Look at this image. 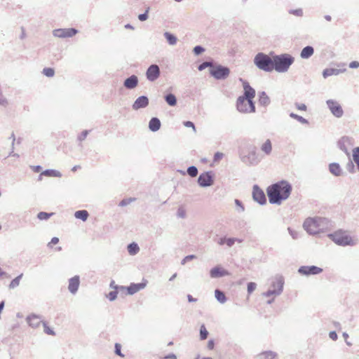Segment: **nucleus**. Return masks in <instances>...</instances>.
<instances>
[{"instance_id": "nucleus-1", "label": "nucleus", "mask_w": 359, "mask_h": 359, "mask_svg": "<svg viewBox=\"0 0 359 359\" xmlns=\"http://www.w3.org/2000/svg\"><path fill=\"white\" fill-rule=\"evenodd\" d=\"M292 190V185L285 180H281L270 185L266 189L269 203L280 205L290 196Z\"/></svg>"}, {"instance_id": "nucleus-2", "label": "nucleus", "mask_w": 359, "mask_h": 359, "mask_svg": "<svg viewBox=\"0 0 359 359\" xmlns=\"http://www.w3.org/2000/svg\"><path fill=\"white\" fill-rule=\"evenodd\" d=\"M273 70L279 73L287 72L290 67L293 64L294 57L290 54L283 53L273 55Z\"/></svg>"}, {"instance_id": "nucleus-3", "label": "nucleus", "mask_w": 359, "mask_h": 359, "mask_svg": "<svg viewBox=\"0 0 359 359\" xmlns=\"http://www.w3.org/2000/svg\"><path fill=\"white\" fill-rule=\"evenodd\" d=\"M273 56L271 57L263 53H257L254 58V63L261 70L271 72L273 70Z\"/></svg>"}, {"instance_id": "nucleus-4", "label": "nucleus", "mask_w": 359, "mask_h": 359, "mask_svg": "<svg viewBox=\"0 0 359 359\" xmlns=\"http://www.w3.org/2000/svg\"><path fill=\"white\" fill-rule=\"evenodd\" d=\"M328 236L334 243L338 245L346 246L354 245V242L353 241L351 237L341 230L337 231L333 233H330Z\"/></svg>"}, {"instance_id": "nucleus-5", "label": "nucleus", "mask_w": 359, "mask_h": 359, "mask_svg": "<svg viewBox=\"0 0 359 359\" xmlns=\"http://www.w3.org/2000/svg\"><path fill=\"white\" fill-rule=\"evenodd\" d=\"M326 222L327 218L325 217H316V218H308L306 219L303 224L304 229L309 234H317L320 232L318 222Z\"/></svg>"}, {"instance_id": "nucleus-6", "label": "nucleus", "mask_w": 359, "mask_h": 359, "mask_svg": "<svg viewBox=\"0 0 359 359\" xmlns=\"http://www.w3.org/2000/svg\"><path fill=\"white\" fill-rule=\"evenodd\" d=\"M237 109L240 112L250 113L255 111V105L253 100L244 97H239L236 102Z\"/></svg>"}, {"instance_id": "nucleus-7", "label": "nucleus", "mask_w": 359, "mask_h": 359, "mask_svg": "<svg viewBox=\"0 0 359 359\" xmlns=\"http://www.w3.org/2000/svg\"><path fill=\"white\" fill-rule=\"evenodd\" d=\"M248 154L241 157V161L247 165H257L259 163L260 159L257 153V147L250 144L248 147Z\"/></svg>"}, {"instance_id": "nucleus-8", "label": "nucleus", "mask_w": 359, "mask_h": 359, "mask_svg": "<svg viewBox=\"0 0 359 359\" xmlns=\"http://www.w3.org/2000/svg\"><path fill=\"white\" fill-rule=\"evenodd\" d=\"M210 74L217 80H224L229 76L230 70L225 66L220 65H213L210 69Z\"/></svg>"}, {"instance_id": "nucleus-9", "label": "nucleus", "mask_w": 359, "mask_h": 359, "mask_svg": "<svg viewBox=\"0 0 359 359\" xmlns=\"http://www.w3.org/2000/svg\"><path fill=\"white\" fill-rule=\"evenodd\" d=\"M214 183V174L212 171L201 173L198 178V184L201 187H210Z\"/></svg>"}, {"instance_id": "nucleus-10", "label": "nucleus", "mask_w": 359, "mask_h": 359, "mask_svg": "<svg viewBox=\"0 0 359 359\" xmlns=\"http://www.w3.org/2000/svg\"><path fill=\"white\" fill-rule=\"evenodd\" d=\"M326 104L333 116L337 118H341L343 116L344 110L339 102L334 100H327Z\"/></svg>"}, {"instance_id": "nucleus-11", "label": "nucleus", "mask_w": 359, "mask_h": 359, "mask_svg": "<svg viewBox=\"0 0 359 359\" xmlns=\"http://www.w3.org/2000/svg\"><path fill=\"white\" fill-rule=\"evenodd\" d=\"M78 33V30L75 28L55 29L53 31V35L58 38L72 37Z\"/></svg>"}, {"instance_id": "nucleus-12", "label": "nucleus", "mask_w": 359, "mask_h": 359, "mask_svg": "<svg viewBox=\"0 0 359 359\" xmlns=\"http://www.w3.org/2000/svg\"><path fill=\"white\" fill-rule=\"evenodd\" d=\"M161 74V71L158 65L156 64L151 65L146 72V77L149 81H155L158 79Z\"/></svg>"}, {"instance_id": "nucleus-13", "label": "nucleus", "mask_w": 359, "mask_h": 359, "mask_svg": "<svg viewBox=\"0 0 359 359\" xmlns=\"http://www.w3.org/2000/svg\"><path fill=\"white\" fill-rule=\"evenodd\" d=\"M253 200L260 205H264L266 203V198L264 192L257 184L253 186L252 189Z\"/></svg>"}, {"instance_id": "nucleus-14", "label": "nucleus", "mask_w": 359, "mask_h": 359, "mask_svg": "<svg viewBox=\"0 0 359 359\" xmlns=\"http://www.w3.org/2000/svg\"><path fill=\"white\" fill-rule=\"evenodd\" d=\"M323 271V269L316 266H302L298 272L304 276L317 275Z\"/></svg>"}, {"instance_id": "nucleus-15", "label": "nucleus", "mask_w": 359, "mask_h": 359, "mask_svg": "<svg viewBox=\"0 0 359 359\" xmlns=\"http://www.w3.org/2000/svg\"><path fill=\"white\" fill-rule=\"evenodd\" d=\"M284 279L282 276L277 278V289H269L263 293L264 297H270L271 295L278 296L283 290Z\"/></svg>"}, {"instance_id": "nucleus-16", "label": "nucleus", "mask_w": 359, "mask_h": 359, "mask_svg": "<svg viewBox=\"0 0 359 359\" xmlns=\"http://www.w3.org/2000/svg\"><path fill=\"white\" fill-rule=\"evenodd\" d=\"M147 281H144L139 283H131L129 286L125 287V286H121L120 290H127L128 294L130 295H133L135 294L136 292H139L140 290L144 289L147 285Z\"/></svg>"}, {"instance_id": "nucleus-17", "label": "nucleus", "mask_w": 359, "mask_h": 359, "mask_svg": "<svg viewBox=\"0 0 359 359\" xmlns=\"http://www.w3.org/2000/svg\"><path fill=\"white\" fill-rule=\"evenodd\" d=\"M149 104V98L146 95L138 97L132 105L133 110H138L146 108Z\"/></svg>"}, {"instance_id": "nucleus-18", "label": "nucleus", "mask_w": 359, "mask_h": 359, "mask_svg": "<svg viewBox=\"0 0 359 359\" xmlns=\"http://www.w3.org/2000/svg\"><path fill=\"white\" fill-rule=\"evenodd\" d=\"M240 81L242 82L244 89V95L243 97L253 100L255 96V89L250 86V83L247 81L243 79H240Z\"/></svg>"}, {"instance_id": "nucleus-19", "label": "nucleus", "mask_w": 359, "mask_h": 359, "mask_svg": "<svg viewBox=\"0 0 359 359\" xmlns=\"http://www.w3.org/2000/svg\"><path fill=\"white\" fill-rule=\"evenodd\" d=\"M139 79L136 75H131L125 79L123 82V86L128 90H132L135 88L138 85Z\"/></svg>"}, {"instance_id": "nucleus-20", "label": "nucleus", "mask_w": 359, "mask_h": 359, "mask_svg": "<svg viewBox=\"0 0 359 359\" xmlns=\"http://www.w3.org/2000/svg\"><path fill=\"white\" fill-rule=\"evenodd\" d=\"M80 284V278L75 276L69 280L68 290L72 294H75L79 289Z\"/></svg>"}, {"instance_id": "nucleus-21", "label": "nucleus", "mask_w": 359, "mask_h": 359, "mask_svg": "<svg viewBox=\"0 0 359 359\" xmlns=\"http://www.w3.org/2000/svg\"><path fill=\"white\" fill-rule=\"evenodd\" d=\"M228 274V271L220 266L213 267L210 271V276L212 278H221Z\"/></svg>"}, {"instance_id": "nucleus-22", "label": "nucleus", "mask_w": 359, "mask_h": 359, "mask_svg": "<svg viewBox=\"0 0 359 359\" xmlns=\"http://www.w3.org/2000/svg\"><path fill=\"white\" fill-rule=\"evenodd\" d=\"M41 319V316L36 314H32L28 316L26 320L29 326L33 328H36L38 327L40 323L42 322Z\"/></svg>"}, {"instance_id": "nucleus-23", "label": "nucleus", "mask_w": 359, "mask_h": 359, "mask_svg": "<svg viewBox=\"0 0 359 359\" xmlns=\"http://www.w3.org/2000/svg\"><path fill=\"white\" fill-rule=\"evenodd\" d=\"M329 170L330 172L334 176L339 177L342 175L343 172L342 170L337 163H331L329 165Z\"/></svg>"}, {"instance_id": "nucleus-24", "label": "nucleus", "mask_w": 359, "mask_h": 359, "mask_svg": "<svg viewBox=\"0 0 359 359\" xmlns=\"http://www.w3.org/2000/svg\"><path fill=\"white\" fill-rule=\"evenodd\" d=\"M346 69H335V68H326L323 72V76L324 78H327L328 76H332V75H339V74L345 72Z\"/></svg>"}, {"instance_id": "nucleus-25", "label": "nucleus", "mask_w": 359, "mask_h": 359, "mask_svg": "<svg viewBox=\"0 0 359 359\" xmlns=\"http://www.w3.org/2000/svg\"><path fill=\"white\" fill-rule=\"evenodd\" d=\"M161 125L158 118L152 117L149 122V128L152 132H156L160 129Z\"/></svg>"}, {"instance_id": "nucleus-26", "label": "nucleus", "mask_w": 359, "mask_h": 359, "mask_svg": "<svg viewBox=\"0 0 359 359\" xmlns=\"http://www.w3.org/2000/svg\"><path fill=\"white\" fill-rule=\"evenodd\" d=\"M314 53V48L311 46H307L304 47L301 53H300V57L302 59H309L311 57Z\"/></svg>"}, {"instance_id": "nucleus-27", "label": "nucleus", "mask_w": 359, "mask_h": 359, "mask_svg": "<svg viewBox=\"0 0 359 359\" xmlns=\"http://www.w3.org/2000/svg\"><path fill=\"white\" fill-rule=\"evenodd\" d=\"M44 175L46 177H60L62 176L60 172L53 169H47L43 171L39 176V180H41V177Z\"/></svg>"}, {"instance_id": "nucleus-28", "label": "nucleus", "mask_w": 359, "mask_h": 359, "mask_svg": "<svg viewBox=\"0 0 359 359\" xmlns=\"http://www.w3.org/2000/svg\"><path fill=\"white\" fill-rule=\"evenodd\" d=\"M270 98L264 91L259 93V103L262 106H268L270 104Z\"/></svg>"}, {"instance_id": "nucleus-29", "label": "nucleus", "mask_w": 359, "mask_h": 359, "mask_svg": "<svg viewBox=\"0 0 359 359\" xmlns=\"http://www.w3.org/2000/svg\"><path fill=\"white\" fill-rule=\"evenodd\" d=\"M261 150L266 154L270 155L272 151V144L270 140H266L261 146Z\"/></svg>"}, {"instance_id": "nucleus-30", "label": "nucleus", "mask_w": 359, "mask_h": 359, "mask_svg": "<svg viewBox=\"0 0 359 359\" xmlns=\"http://www.w3.org/2000/svg\"><path fill=\"white\" fill-rule=\"evenodd\" d=\"M215 297L220 304H224L227 300L224 292L219 289L215 290Z\"/></svg>"}, {"instance_id": "nucleus-31", "label": "nucleus", "mask_w": 359, "mask_h": 359, "mask_svg": "<svg viewBox=\"0 0 359 359\" xmlns=\"http://www.w3.org/2000/svg\"><path fill=\"white\" fill-rule=\"evenodd\" d=\"M88 216L89 213L86 210H77L74 213V217L76 219L82 220L83 222H86L88 219Z\"/></svg>"}, {"instance_id": "nucleus-32", "label": "nucleus", "mask_w": 359, "mask_h": 359, "mask_svg": "<svg viewBox=\"0 0 359 359\" xmlns=\"http://www.w3.org/2000/svg\"><path fill=\"white\" fill-rule=\"evenodd\" d=\"M164 99L166 103L171 107H174L177 104L176 96L172 93L166 94L164 96Z\"/></svg>"}, {"instance_id": "nucleus-33", "label": "nucleus", "mask_w": 359, "mask_h": 359, "mask_svg": "<svg viewBox=\"0 0 359 359\" xmlns=\"http://www.w3.org/2000/svg\"><path fill=\"white\" fill-rule=\"evenodd\" d=\"M163 36L166 39L168 43L170 45L173 46L176 44L177 39L173 34L168 32H165L163 34Z\"/></svg>"}, {"instance_id": "nucleus-34", "label": "nucleus", "mask_w": 359, "mask_h": 359, "mask_svg": "<svg viewBox=\"0 0 359 359\" xmlns=\"http://www.w3.org/2000/svg\"><path fill=\"white\" fill-rule=\"evenodd\" d=\"M127 248H128V253L131 255H135L137 254V252L140 250V248L136 243H130L128 245Z\"/></svg>"}, {"instance_id": "nucleus-35", "label": "nucleus", "mask_w": 359, "mask_h": 359, "mask_svg": "<svg viewBox=\"0 0 359 359\" xmlns=\"http://www.w3.org/2000/svg\"><path fill=\"white\" fill-rule=\"evenodd\" d=\"M22 276H23V274L21 273L19 276H18L16 278H15L13 280H12V281L11 282V283L9 285V287L11 289H13V288L18 287L20 284V281Z\"/></svg>"}, {"instance_id": "nucleus-36", "label": "nucleus", "mask_w": 359, "mask_h": 359, "mask_svg": "<svg viewBox=\"0 0 359 359\" xmlns=\"http://www.w3.org/2000/svg\"><path fill=\"white\" fill-rule=\"evenodd\" d=\"M187 172V174L191 177H196L198 172V168L194 165H191L188 167Z\"/></svg>"}, {"instance_id": "nucleus-37", "label": "nucleus", "mask_w": 359, "mask_h": 359, "mask_svg": "<svg viewBox=\"0 0 359 359\" xmlns=\"http://www.w3.org/2000/svg\"><path fill=\"white\" fill-rule=\"evenodd\" d=\"M54 213L50 212L48 213L46 212H40L37 215V218L40 220H47Z\"/></svg>"}, {"instance_id": "nucleus-38", "label": "nucleus", "mask_w": 359, "mask_h": 359, "mask_svg": "<svg viewBox=\"0 0 359 359\" xmlns=\"http://www.w3.org/2000/svg\"><path fill=\"white\" fill-rule=\"evenodd\" d=\"M290 116L294 119H296L299 122H300L301 123H303V124H306L308 123V121L304 118V117L301 116H299L293 112H291L290 114Z\"/></svg>"}, {"instance_id": "nucleus-39", "label": "nucleus", "mask_w": 359, "mask_h": 359, "mask_svg": "<svg viewBox=\"0 0 359 359\" xmlns=\"http://www.w3.org/2000/svg\"><path fill=\"white\" fill-rule=\"evenodd\" d=\"M208 332L205 328L204 325H202L200 328V339L201 340H205L208 338Z\"/></svg>"}, {"instance_id": "nucleus-40", "label": "nucleus", "mask_w": 359, "mask_h": 359, "mask_svg": "<svg viewBox=\"0 0 359 359\" xmlns=\"http://www.w3.org/2000/svg\"><path fill=\"white\" fill-rule=\"evenodd\" d=\"M43 74L48 77H52L55 74V70L50 67H46L43 69Z\"/></svg>"}, {"instance_id": "nucleus-41", "label": "nucleus", "mask_w": 359, "mask_h": 359, "mask_svg": "<svg viewBox=\"0 0 359 359\" xmlns=\"http://www.w3.org/2000/svg\"><path fill=\"white\" fill-rule=\"evenodd\" d=\"M212 67H213V65L211 62H202L201 64H200L198 66V69L199 71H203L204 70L205 68L207 67H210L212 68Z\"/></svg>"}, {"instance_id": "nucleus-42", "label": "nucleus", "mask_w": 359, "mask_h": 359, "mask_svg": "<svg viewBox=\"0 0 359 359\" xmlns=\"http://www.w3.org/2000/svg\"><path fill=\"white\" fill-rule=\"evenodd\" d=\"M318 223H319L318 224H319V227H320V232L327 229L329 228V226H330V221L328 219H327V222H318Z\"/></svg>"}, {"instance_id": "nucleus-43", "label": "nucleus", "mask_w": 359, "mask_h": 359, "mask_svg": "<svg viewBox=\"0 0 359 359\" xmlns=\"http://www.w3.org/2000/svg\"><path fill=\"white\" fill-rule=\"evenodd\" d=\"M262 355L265 359H274L276 356V353L273 351H265L262 353Z\"/></svg>"}, {"instance_id": "nucleus-44", "label": "nucleus", "mask_w": 359, "mask_h": 359, "mask_svg": "<svg viewBox=\"0 0 359 359\" xmlns=\"http://www.w3.org/2000/svg\"><path fill=\"white\" fill-rule=\"evenodd\" d=\"M135 200V198H124L119 203L118 205L121 207L126 206Z\"/></svg>"}, {"instance_id": "nucleus-45", "label": "nucleus", "mask_w": 359, "mask_h": 359, "mask_svg": "<svg viewBox=\"0 0 359 359\" xmlns=\"http://www.w3.org/2000/svg\"><path fill=\"white\" fill-rule=\"evenodd\" d=\"M234 202H235L236 205L238 207V208H237L238 212H243L245 211V208H244L243 203L238 199H235Z\"/></svg>"}, {"instance_id": "nucleus-46", "label": "nucleus", "mask_w": 359, "mask_h": 359, "mask_svg": "<svg viewBox=\"0 0 359 359\" xmlns=\"http://www.w3.org/2000/svg\"><path fill=\"white\" fill-rule=\"evenodd\" d=\"M118 294L117 290H114V291H111L107 295V297L109 299V301L112 302L114 301Z\"/></svg>"}, {"instance_id": "nucleus-47", "label": "nucleus", "mask_w": 359, "mask_h": 359, "mask_svg": "<svg viewBox=\"0 0 359 359\" xmlns=\"http://www.w3.org/2000/svg\"><path fill=\"white\" fill-rule=\"evenodd\" d=\"M205 51V48L201 46H196L193 49V53L196 55H199Z\"/></svg>"}, {"instance_id": "nucleus-48", "label": "nucleus", "mask_w": 359, "mask_h": 359, "mask_svg": "<svg viewBox=\"0 0 359 359\" xmlns=\"http://www.w3.org/2000/svg\"><path fill=\"white\" fill-rule=\"evenodd\" d=\"M289 13L301 17L303 15V10L302 8L291 9L289 11Z\"/></svg>"}, {"instance_id": "nucleus-49", "label": "nucleus", "mask_w": 359, "mask_h": 359, "mask_svg": "<svg viewBox=\"0 0 359 359\" xmlns=\"http://www.w3.org/2000/svg\"><path fill=\"white\" fill-rule=\"evenodd\" d=\"M43 328H44V332L47 334H49V335H55V332L51 329L50 328L46 323L45 322H43Z\"/></svg>"}, {"instance_id": "nucleus-50", "label": "nucleus", "mask_w": 359, "mask_h": 359, "mask_svg": "<svg viewBox=\"0 0 359 359\" xmlns=\"http://www.w3.org/2000/svg\"><path fill=\"white\" fill-rule=\"evenodd\" d=\"M346 168L351 173H353L355 172V165L351 160L347 163Z\"/></svg>"}, {"instance_id": "nucleus-51", "label": "nucleus", "mask_w": 359, "mask_h": 359, "mask_svg": "<svg viewBox=\"0 0 359 359\" xmlns=\"http://www.w3.org/2000/svg\"><path fill=\"white\" fill-rule=\"evenodd\" d=\"M114 352L116 355L121 356V357H123L124 355L121 353V344H118V343H116L115 344V346H114Z\"/></svg>"}, {"instance_id": "nucleus-52", "label": "nucleus", "mask_w": 359, "mask_h": 359, "mask_svg": "<svg viewBox=\"0 0 359 359\" xmlns=\"http://www.w3.org/2000/svg\"><path fill=\"white\" fill-rule=\"evenodd\" d=\"M149 11V8L148 7L144 13L140 14L138 15V19L142 22L147 20L148 19Z\"/></svg>"}, {"instance_id": "nucleus-53", "label": "nucleus", "mask_w": 359, "mask_h": 359, "mask_svg": "<svg viewBox=\"0 0 359 359\" xmlns=\"http://www.w3.org/2000/svg\"><path fill=\"white\" fill-rule=\"evenodd\" d=\"M257 285L255 283L250 282L248 283V292L251 294L256 289Z\"/></svg>"}, {"instance_id": "nucleus-54", "label": "nucleus", "mask_w": 359, "mask_h": 359, "mask_svg": "<svg viewBox=\"0 0 359 359\" xmlns=\"http://www.w3.org/2000/svg\"><path fill=\"white\" fill-rule=\"evenodd\" d=\"M196 258V257L194 255H187L181 261V264L184 265L187 262L191 261Z\"/></svg>"}, {"instance_id": "nucleus-55", "label": "nucleus", "mask_w": 359, "mask_h": 359, "mask_svg": "<svg viewBox=\"0 0 359 359\" xmlns=\"http://www.w3.org/2000/svg\"><path fill=\"white\" fill-rule=\"evenodd\" d=\"M88 133L89 131L87 130L82 131V133L77 137L78 140L80 142L84 140L86 138Z\"/></svg>"}, {"instance_id": "nucleus-56", "label": "nucleus", "mask_w": 359, "mask_h": 359, "mask_svg": "<svg viewBox=\"0 0 359 359\" xmlns=\"http://www.w3.org/2000/svg\"><path fill=\"white\" fill-rule=\"evenodd\" d=\"M236 242V238H226V245L231 248Z\"/></svg>"}, {"instance_id": "nucleus-57", "label": "nucleus", "mask_w": 359, "mask_h": 359, "mask_svg": "<svg viewBox=\"0 0 359 359\" xmlns=\"http://www.w3.org/2000/svg\"><path fill=\"white\" fill-rule=\"evenodd\" d=\"M353 161L359 159V147H357L355 149H353Z\"/></svg>"}, {"instance_id": "nucleus-58", "label": "nucleus", "mask_w": 359, "mask_h": 359, "mask_svg": "<svg viewBox=\"0 0 359 359\" xmlns=\"http://www.w3.org/2000/svg\"><path fill=\"white\" fill-rule=\"evenodd\" d=\"M0 105L6 107L8 105L7 99L3 95L2 93H0Z\"/></svg>"}, {"instance_id": "nucleus-59", "label": "nucleus", "mask_w": 359, "mask_h": 359, "mask_svg": "<svg viewBox=\"0 0 359 359\" xmlns=\"http://www.w3.org/2000/svg\"><path fill=\"white\" fill-rule=\"evenodd\" d=\"M223 156H224L223 153L217 151L214 155L213 161L215 162H217V161H220L223 158Z\"/></svg>"}, {"instance_id": "nucleus-60", "label": "nucleus", "mask_w": 359, "mask_h": 359, "mask_svg": "<svg viewBox=\"0 0 359 359\" xmlns=\"http://www.w3.org/2000/svg\"><path fill=\"white\" fill-rule=\"evenodd\" d=\"M177 215L178 217L184 218L186 216V212L183 208H178Z\"/></svg>"}, {"instance_id": "nucleus-61", "label": "nucleus", "mask_w": 359, "mask_h": 359, "mask_svg": "<svg viewBox=\"0 0 359 359\" xmlns=\"http://www.w3.org/2000/svg\"><path fill=\"white\" fill-rule=\"evenodd\" d=\"M184 126L187 128H192L194 131H196V127L193 122L190 121H187L184 122Z\"/></svg>"}, {"instance_id": "nucleus-62", "label": "nucleus", "mask_w": 359, "mask_h": 359, "mask_svg": "<svg viewBox=\"0 0 359 359\" xmlns=\"http://www.w3.org/2000/svg\"><path fill=\"white\" fill-rule=\"evenodd\" d=\"M329 337L331 339L334 340V341H336L338 338L337 337V334L335 331H331L330 333H329Z\"/></svg>"}, {"instance_id": "nucleus-63", "label": "nucleus", "mask_w": 359, "mask_h": 359, "mask_svg": "<svg viewBox=\"0 0 359 359\" xmlns=\"http://www.w3.org/2000/svg\"><path fill=\"white\" fill-rule=\"evenodd\" d=\"M349 67L351 69H355L359 67V62L358 61H353L349 63Z\"/></svg>"}, {"instance_id": "nucleus-64", "label": "nucleus", "mask_w": 359, "mask_h": 359, "mask_svg": "<svg viewBox=\"0 0 359 359\" xmlns=\"http://www.w3.org/2000/svg\"><path fill=\"white\" fill-rule=\"evenodd\" d=\"M207 347L210 350H212L215 347V342L213 339H210L208 342Z\"/></svg>"}]
</instances>
